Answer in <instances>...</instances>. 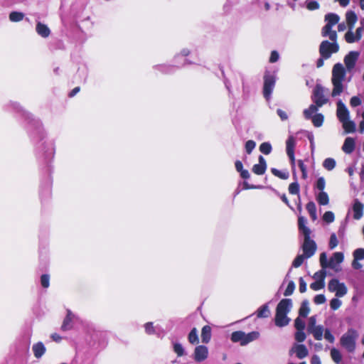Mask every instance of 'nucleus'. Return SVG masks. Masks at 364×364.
Listing matches in <instances>:
<instances>
[{"label":"nucleus","mask_w":364,"mask_h":364,"mask_svg":"<svg viewBox=\"0 0 364 364\" xmlns=\"http://www.w3.org/2000/svg\"><path fill=\"white\" fill-rule=\"evenodd\" d=\"M326 182L323 177H319L316 183V188L319 190L320 191H323V189L325 188Z\"/></svg>","instance_id":"774afa93"},{"label":"nucleus","mask_w":364,"mask_h":364,"mask_svg":"<svg viewBox=\"0 0 364 364\" xmlns=\"http://www.w3.org/2000/svg\"><path fill=\"white\" fill-rule=\"evenodd\" d=\"M275 82V76L269 72L265 73L264 75L263 95L267 100L271 98Z\"/></svg>","instance_id":"423d86ee"},{"label":"nucleus","mask_w":364,"mask_h":364,"mask_svg":"<svg viewBox=\"0 0 364 364\" xmlns=\"http://www.w3.org/2000/svg\"><path fill=\"white\" fill-rule=\"evenodd\" d=\"M310 312L309 302L307 299H304L299 308V314L300 317L306 318Z\"/></svg>","instance_id":"473e14b6"},{"label":"nucleus","mask_w":364,"mask_h":364,"mask_svg":"<svg viewBox=\"0 0 364 364\" xmlns=\"http://www.w3.org/2000/svg\"><path fill=\"white\" fill-rule=\"evenodd\" d=\"M306 338V336L304 332V330L296 331L295 335H294V338L297 342L301 343L305 341Z\"/></svg>","instance_id":"680f3d73"},{"label":"nucleus","mask_w":364,"mask_h":364,"mask_svg":"<svg viewBox=\"0 0 364 364\" xmlns=\"http://www.w3.org/2000/svg\"><path fill=\"white\" fill-rule=\"evenodd\" d=\"M36 33L42 38H47L50 34V30L47 25L38 21L36 26Z\"/></svg>","instance_id":"393cba45"},{"label":"nucleus","mask_w":364,"mask_h":364,"mask_svg":"<svg viewBox=\"0 0 364 364\" xmlns=\"http://www.w3.org/2000/svg\"><path fill=\"white\" fill-rule=\"evenodd\" d=\"M311 235L304 236V243L302 245V250L306 258L312 257L316 250L317 246L314 240L311 239Z\"/></svg>","instance_id":"9d476101"},{"label":"nucleus","mask_w":364,"mask_h":364,"mask_svg":"<svg viewBox=\"0 0 364 364\" xmlns=\"http://www.w3.org/2000/svg\"><path fill=\"white\" fill-rule=\"evenodd\" d=\"M191 63L192 62L189 61L188 60L183 59L182 65H179L177 63H176V65L159 64L154 65L153 69L164 75H171L174 73L178 68Z\"/></svg>","instance_id":"0eeeda50"},{"label":"nucleus","mask_w":364,"mask_h":364,"mask_svg":"<svg viewBox=\"0 0 364 364\" xmlns=\"http://www.w3.org/2000/svg\"><path fill=\"white\" fill-rule=\"evenodd\" d=\"M259 337V333L256 331H253L247 333L242 331H236L231 333L230 341L232 343H239L240 346H245L257 340Z\"/></svg>","instance_id":"7ed1b4c3"},{"label":"nucleus","mask_w":364,"mask_h":364,"mask_svg":"<svg viewBox=\"0 0 364 364\" xmlns=\"http://www.w3.org/2000/svg\"><path fill=\"white\" fill-rule=\"evenodd\" d=\"M309 333H311L316 340L321 341L323 338V327L321 325H318L316 328L310 331Z\"/></svg>","instance_id":"79ce46f5"},{"label":"nucleus","mask_w":364,"mask_h":364,"mask_svg":"<svg viewBox=\"0 0 364 364\" xmlns=\"http://www.w3.org/2000/svg\"><path fill=\"white\" fill-rule=\"evenodd\" d=\"M25 14L23 12L14 11L9 14V18L11 22H19L24 18Z\"/></svg>","instance_id":"4c0bfd02"},{"label":"nucleus","mask_w":364,"mask_h":364,"mask_svg":"<svg viewBox=\"0 0 364 364\" xmlns=\"http://www.w3.org/2000/svg\"><path fill=\"white\" fill-rule=\"evenodd\" d=\"M220 70H221L222 75L223 77V82H224L225 88L228 91L229 96L231 97V96H232V90L231 89V84H230L229 80L225 77L224 70L222 68H220Z\"/></svg>","instance_id":"603ef678"},{"label":"nucleus","mask_w":364,"mask_h":364,"mask_svg":"<svg viewBox=\"0 0 364 364\" xmlns=\"http://www.w3.org/2000/svg\"><path fill=\"white\" fill-rule=\"evenodd\" d=\"M40 282H41V286L43 288H45V289L48 288L50 286V275L48 274H43L41 276Z\"/></svg>","instance_id":"864d4df0"},{"label":"nucleus","mask_w":364,"mask_h":364,"mask_svg":"<svg viewBox=\"0 0 364 364\" xmlns=\"http://www.w3.org/2000/svg\"><path fill=\"white\" fill-rule=\"evenodd\" d=\"M336 165V160L333 158H327L323 162V166L328 171H332Z\"/></svg>","instance_id":"c03bdc74"},{"label":"nucleus","mask_w":364,"mask_h":364,"mask_svg":"<svg viewBox=\"0 0 364 364\" xmlns=\"http://www.w3.org/2000/svg\"><path fill=\"white\" fill-rule=\"evenodd\" d=\"M316 200L321 205H326L329 203L328 196L325 191H320V193L316 196Z\"/></svg>","instance_id":"58836bf2"},{"label":"nucleus","mask_w":364,"mask_h":364,"mask_svg":"<svg viewBox=\"0 0 364 364\" xmlns=\"http://www.w3.org/2000/svg\"><path fill=\"white\" fill-rule=\"evenodd\" d=\"M296 146V140L293 136H289L286 141V151L289 159L290 164L293 170V178L294 181L289 186V193L291 195H299L300 186L297 181V175L295 168V156L294 148Z\"/></svg>","instance_id":"f03ea898"},{"label":"nucleus","mask_w":364,"mask_h":364,"mask_svg":"<svg viewBox=\"0 0 364 364\" xmlns=\"http://www.w3.org/2000/svg\"><path fill=\"white\" fill-rule=\"evenodd\" d=\"M271 172L272 174L281 179L286 180L289 177V173L287 171H282L276 168H272Z\"/></svg>","instance_id":"37998d69"},{"label":"nucleus","mask_w":364,"mask_h":364,"mask_svg":"<svg viewBox=\"0 0 364 364\" xmlns=\"http://www.w3.org/2000/svg\"><path fill=\"white\" fill-rule=\"evenodd\" d=\"M292 308V300L291 299H282L276 307V311L288 314Z\"/></svg>","instance_id":"f3484780"},{"label":"nucleus","mask_w":364,"mask_h":364,"mask_svg":"<svg viewBox=\"0 0 364 364\" xmlns=\"http://www.w3.org/2000/svg\"><path fill=\"white\" fill-rule=\"evenodd\" d=\"M4 109L15 113L23 121L24 127L33 143H35V155L36 159L45 172L41 180L40 197L41 200H46L50 197L53 171L52 163L55 156V145L48 140L41 122L26 111L18 102L10 101L4 105Z\"/></svg>","instance_id":"f257e3e1"},{"label":"nucleus","mask_w":364,"mask_h":364,"mask_svg":"<svg viewBox=\"0 0 364 364\" xmlns=\"http://www.w3.org/2000/svg\"><path fill=\"white\" fill-rule=\"evenodd\" d=\"M318 108L319 107L314 104L311 105L309 108L305 109L303 112L304 118L307 120L311 119L318 110Z\"/></svg>","instance_id":"7c9ffc66"},{"label":"nucleus","mask_w":364,"mask_h":364,"mask_svg":"<svg viewBox=\"0 0 364 364\" xmlns=\"http://www.w3.org/2000/svg\"><path fill=\"white\" fill-rule=\"evenodd\" d=\"M321 274V278L310 284V288L314 291L320 290L325 287L324 279L326 276V271L324 269H321L316 272V274Z\"/></svg>","instance_id":"aec40b11"},{"label":"nucleus","mask_w":364,"mask_h":364,"mask_svg":"<svg viewBox=\"0 0 364 364\" xmlns=\"http://www.w3.org/2000/svg\"><path fill=\"white\" fill-rule=\"evenodd\" d=\"M272 150V147L269 142H263L259 146V151L265 155L269 154Z\"/></svg>","instance_id":"de8ad7c7"},{"label":"nucleus","mask_w":364,"mask_h":364,"mask_svg":"<svg viewBox=\"0 0 364 364\" xmlns=\"http://www.w3.org/2000/svg\"><path fill=\"white\" fill-rule=\"evenodd\" d=\"M188 340L191 344H198L199 338L198 336V331L196 328H193L188 333Z\"/></svg>","instance_id":"a19ab883"},{"label":"nucleus","mask_w":364,"mask_h":364,"mask_svg":"<svg viewBox=\"0 0 364 364\" xmlns=\"http://www.w3.org/2000/svg\"><path fill=\"white\" fill-rule=\"evenodd\" d=\"M306 258V257L304 255H298L292 262V267H299L303 264L304 259Z\"/></svg>","instance_id":"8fccbe9b"},{"label":"nucleus","mask_w":364,"mask_h":364,"mask_svg":"<svg viewBox=\"0 0 364 364\" xmlns=\"http://www.w3.org/2000/svg\"><path fill=\"white\" fill-rule=\"evenodd\" d=\"M316 323V318L315 316H312L309 319V323L307 327V331L308 333L310 332V331H312L313 329L316 328L317 326Z\"/></svg>","instance_id":"338daca9"},{"label":"nucleus","mask_w":364,"mask_h":364,"mask_svg":"<svg viewBox=\"0 0 364 364\" xmlns=\"http://www.w3.org/2000/svg\"><path fill=\"white\" fill-rule=\"evenodd\" d=\"M344 259V255L341 252H334L332 256L329 259L328 267L330 269H333L335 272H338L341 270V268L338 265L343 262Z\"/></svg>","instance_id":"4468645a"},{"label":"nucleus","mask_w":364,"mask_h":364,"mask_svg":"<svg viewBox=\"0 0 364 364\" xmlns=\"http://www.w3.org/2000/svg\"><path fill=\"white\" fill-rule=\"evenodd\" d=\"M295 289V284L293 281H290L284 292L285 296H291Z\"/></svg>","instance_id":"6e6d98bb"},{"label":"nucleus","mask_w":364,"mask_h":364,"mask_svg":"<svg viewBox=\"0 0 364 364\" xmlns=\"http://www.w3.org/2000/svg\"><path fill=\"white\" fill-rule=\"evenodd\" d=\"M311 119L314 127H320L323 125L324 116L321 113H316Z\"/></svg>","instance_id":"ea45409f"},{"label":"nucleus","mask_w":364,"mask_h":364,"mask_svg":"<svg viewBox=\"0 0 364 364\" xmlns=\"http://www.w3.org/2000/svg\"><path fill=\"white\" fill-rule=\"evenodd\" d=\"M336 116L340 122L341 123L344 121L348 120L350 119V112L343 101L341 100H338L336 102Z\"/></svg>","instance_id":"9b49d317"},{"label":"nucleus","mask_w":364,"mask_h":364,"mask_svg":"<svg viewBox=\"0 0 364 364\" xmlns=\"http://www.w3.org/2000/svg\"><path fill=\"white\" fill-rule=\"evenodd\" d=\"M268 303H266L261 306L257 311V316L258 318H267L269 314L270 311L269 309Z\"/></svg>","instance_id":"c9c22d12"},{"label":"nucleus","mask_w":364,"mask_h":364,"mask_svg":"<svg viewBox=\"0 0 364 364\" xmlns=\"http://www.w3.org/2000/svg\"><path fill=\"white\" fill-rule=\"evenodd\" d=\"M242 98L245 102H247L250 97V86L245 82L244 77H242Z\"/></svg>","instance_id":"72a5a7b5"},{"label":"nucleus","mask_w":364,"mask_h":364,"mask_svg":"<svg viewBox=\"0 0 364 364\" xmlns=\"http://www.w3.org/2000/svg\"><path fill=\"white\" fill-rule=\"evenodd\" d=\"M311 100L314 105L319 107L326 104L328 102V99L326 98L323 95V87L320 84H316L313 90V95Z\"/></svg>","instance_id":"1a4fd4ad"},{"label":"nucleus","mask_w":364,"mask_h":364,"mask_svg":"<svg viewBox=\"0 0 364 364\" xmlns=\"http://www.w3.org/2000/svg\"><path fill=\"white\" fill-rule=\"evenodd\" d=\"M291 319L287 316V314L276 311L274 323L277 326L284 327L289 323Z\"/></svg>","instance_id":"412c9836"},{"label":"nucleus","mask_w":364,"mask_h":364,"mask_svg":"<svg viewBox=\"0 0 364 364\" xmlns=\"http://www.w3.org/2000/svg\"><path fill=\"white\" fill-rule=\"evenodd\" d=\"M305 6L309 11H315L320 8L319 3L316 0H306Z\"/></svg>","instance_id":"49530a36"},{"label":"nucleus","mask_w":364,"mask_h":364,"mask_svg":"<svg viewBox=\"0 0 364 364\" xmlns=\"http://www.w3.org/2000/svg\"><path fill=\"white\" fill-rule=\"evenodd\" d=\"M208 349L205 346L200 345L195 348L193 358L196 362H203L208 358Z\"/></svg>","instance_id":"2eb2a0df"},{"label":"nucleus","mask_w":364,"mask_h":364,"mask_svg":"<svg viewBox=\"0 0 364 364\" xmlns=\"http://www.w3.org/2000/svg\"><path fill=\"white\" fill-rule=\"evenodd\" d=\"M364 205L358 198L353 200L352 210L353 212V218L360 220L363 215Z\"/></svg>","instance_id":"a211bd4d"},{"label":"nucleus","mask_w":364,"mask_h":364,"mask_svg":"<svg viewBox=\"0 0 364 364\" xmlns=\"http://www.w3.org/2000/svg\"><path fill=\"white\" fill-rule=\"evenodd\" d=\"M346 68H345L342 63H336L332 69L331 80L343 81L346 75Z\"/></svg>","instance_id":"ddd939ff"},{"label":"nucleus","mask_w":364,"mask_h":364,"mask_svg":"<svg viewBox=\"0 0 364 364\" xmlns=\"http://www.w3.org/2000/svg\"><path fill=\"white\" fill-rule=\"evenodd\" d=\"M307 220L304 216H299L298 218V228L299 232L304 235H311V230L306 226Z\"/></svg>","instance_id":"4be33fe9"},{"label":"nucleus","mask_w":364,"mask_h":364,"mask_svg":"<svg viewBox=\"0 0 364 364\" xmlns=\"http://www.w3.org/2000/svg\"><path fill=\"white\" fill-rule=\"evenodd\" d=\"M324 20L327 24L333 27L339 22L340 17L335 13H328L325 15Z\"/></svg>","instance_id":"2f4dec72"},{"label":"nucleus","mask_w":364,"mask_h":364,"mask_svg":"<svg viewBox=\"0 0 364 364\" xmlns=\"http://www.w3.org/2000/svg\"><path fill=\"white\" fill-rule=\"evenodd\" d=\"M331 356L332 360L336 363L339 364L342 360V355L341 352L336 348L331 350Z\"/></svg>","instance_id":"a18cd8bd"},{"label":"nucleus","mask_w":364,"mask_h":364,"mask_svg":"<svg viewBox=\"0 0 364 364\" xmlns=\"http://www.w3.org/2000/svg\"><path fill=\"white\" fill-rule=\"evenodd\" d=\"M345 39L349 43H352L355 41H358L357 40V38H355V34L353 33L352 30H349V29L345 35Z\"/></svg>","instance_id":"69168bd1"},{"label":"nucleus","mask_w":364,"mask_h":364,"mask_svg":"<svg viewBox=\"0 0 364 364\" xmlns=\"http://www.w3.org/2000/svg\"><path fill=\"white\" fill-rule=\"evenodd\" d=\"M338 244L336 233L333 232L330 236L328 247L330 250H333Z\"/></svg>","instance_id":"bf43d9fd"},{"label":"nucleus","mask_w":364,"mask_h":364,"mask_svg":"<svg viewBox=\"0 0 364 364\" xmlns=\"http://www.w3.org/2000/svg\"><path fill=\"white\" fill-rule=\"evenodd\" d=\"M306 210L309 213V215L313 221L317 219L316 207L314 201H309L306 205Z\"/></svg>","instance_id":"f704fd0d"},{"label":"nucleus","mask_w":364,"mask_h":364,"mask_svg":"<svg viewBox=\"0 0 364 364\" xmlns=\"http://www.w3.org/2000/svg\"><path fill=\"white\" fill-rule=\"evenodd\" d=\"M359 55V52L353 50L350 51L344 57V63L346 65L347 71L351 72L354 69Z\"/></svg>","instance_id":"f8f14e48"},{"label":"nucleus","mask_w":364,"mask_h":364,"mask_svg":"<svg viewBox=\"0 0 364 364\" xmlns=\"http://www.w3.org/2000/svg\"><path fill=\"white\" fill-rule=\"evenodd\" d=\"M258 161V164L253 166L252 171L257 175H263L267 167L266 160L262 155H259Z\"/></svg>","instance_id":"6ab92c4d"},{"label":"nucleus","mask_w":364,"mask_h":364,"mask_svg":"<svg viewBox=\"0 0 364 364\" xmlns=\"http://www.w3.org/2000/svg\"><path fill=\"white\" fill-rule=\"evenodd\" d=\"M358 333L354 328H348L340 338V344L348 353H353L356 348V340Z\"/></svg>","instance_id":"20e7f679"},{"label":"nucleus","mask_w":364,"mask_h":364,"mask_svg":"<svg viewBox=\"0 0 364 364\" xmlns=\"http://www.w3.org/2000/svg\"><path fill=\"white\" fill-rule=\"evenodd\" d=\"M294 353L299 359H303L309 355V350L304 344H294L289 350V355Z\"/></svg>","instance_id":"dca6fc26"},{"label":"nucleus","mask_w":364,"mask_h":364,"mask_svg":"<svg viewBox=\"0 0 364 364\" xmlns=\"http://www.w3.org/2000/svg\"><path fill=\"white\" fill-rule=\"evenodd\" d=\"M339 50V46L337 41L329 42L327 40L323 41L319 46V54L323 58L328 59L333 53H336Z\"/></svg>","instance_id":"39448f33"},{"label":"nucleus","mask_w":364,"mask_h":364,"mask_svg":"<svg viewBox=\"0 0 364 364\" xmlns=\"http://www.w3.org/2000/svg\"><path fill=\"white\" fill-rule=\"evenodd\" d=\"M353 257L355 260L364 259V248H358L353 252Z\"/></svg>","instance_id":"e2e57ef3"},{"label":"nucleus","mask_w":364,"mask_h":364,"mask_svg":"<svg viewBox=\"0 0 364 364\" xmlns=\"http://www.w3.org/2000/svg\"><path fill=\"white\" fill-rule=\"evenodd\" d=\"M74 318H75V315L72 313V311L69 309L67 310V314L63 320V324L61 326V329L63 331H68V330L71 329V328H72L71 323Z\"/></svg>","instance_id":"bb28decb"},{"label":"nucleus","mask_w":364,"mask_h":364,"mask_svg":"<svg viewBox=\"0 0 364 364\" xmlns=\"http://www.w3.org/2000/svg\"><path fill=\"white\" fill-rule=\"evenodd\" d=\"M32 350L36 358H41L46 353V348L43 342L39 341L32 346Z\"/></svg>","instance_id":"5701e85b"},{"label":"nucleus","mask_w":364,"mask_h":364,"mask_svg":"<svg viewBox=\"0 0 364 364\" xmlns=\"http://www.w3.org/2000/svg\"><path fill=\"white\" fill-rule=\"evenodd\" d=\"M335 215L332 211H326L323 215V220L327 223H331L334 221Z\"/></svg>","instance_id":"052dcab7"},{"label":"nucleus","mask_w":364,"mask_h":364,"mask_svg":"<svg viewBox=\"0 0 364 364\" xmlns=\"http://www.w3.org/2000/svg\"><path fill=\"white\" fill-rule=\"evenodd\" d=\"M294 327L296 331L304 330L306 327V324L304 320H302L300 316L297 317L294 320Z\"/></svg>","instance_id":"5fc2aeb1"},{"label":"nucleus","mask_w":364,"mask_h":364,"mask_svg":"<svg viewBox=\"0 0 364 364\" xmlns=\"http://www.w3.org/2000/svg\"><path fill=\"white\" fill-rule=\"evenodd\" d=\"M341 123L343 125V128L344 129L345 132L347 134L353 133L355 131V129H356L355 123L353 121L350 120V119L348 120L344 121Z\"/></svg>","instance_id":"e433bc0d"},{"label":"nucleus","mask_w":364,"mask_h":364,"mask_svg":"<svg viewBox=\"0 0 364 364\" xmlns=\"http://www.w3.org/2000/svg\"><path fill=\"white\" fill-rule=\"evenodd\" d=\"M256 146V143L253 140H248L246 141L245 148L247 154H250Z\"/></svg>","instance_id":"13d9d810"},{"label":"nucleus","mask_w":364,"mask_h":364,"mask_svg":"<svg viewBox=\"0 0 364 364\" xmlns=\"http://www.w3.org/2000/svg\"><path fill=\"white\" fill-rule=\"evenodd\" d=\"M211 339V327L204 326L201 330V340L203 343H208Z\"/></svg>","instance_id":"c756f323"},{"label":"nucleus","mask_w":364,"mask_h":364,"mask_svg":"<svg viewBox=\"0 0 364 364\" xmlns=\"http://www.w3.org/2000/svg\"><path fill=\"white\" fill-rule=\"evenodd\" d=\"M338 298H333L330 301V307L332 310H337L342 304L341 301Z\"/></svg>","instance_id":"0e129e2a"},{"label":"nucleus","mask_w":364,"mask_h":364,"mask_svg":"<svg viewBox=\"0 0 364 364\" xmlns=\"http://www.w3.org/2000/svg\"><path fill=\"white\" fill-rule=\"evenodd\" d=\"M332 26L326 23L322 28L321 34L323 37H328L331 41H336L337 33L336 31L332 30Z\"/></svg>","instance_id":"b1692460"},{"label":"nucleus","mask_w":364,"mask_h":364,"mask_svg":"<svg viewBox=\"0 0 364 364\" xmlns=\"http://www.w3.org/2000/svg\"><path fill=\"white\" fill-rule=\"evenodd\" d=\"M173 351L177 354L178 357L183 356L186 354V351L183 346L178 342H176L173 345Z\"/></svg>","instance_id":"09e8293b"},{"label":"nucleus","mask_w":364,"mask_h":364,"mask_svg":"<svg viewBox=\"0 0 364 364\" xmlns=\"http://www.w3.org/2000/svg\"><path fill=\"white\" fill-rule=\"evenodd\" d=\"M329 259H327V255L326 252H322L320 255V264L322 267L321 269L326 270V268H329L328 263Z\"/></svg>","instance_id":"3c124183"},{"label":"nucleus","mask_w":364,"mask_h":364,"mask_svg":"<svg viewBox=\"0 0 364 364\" xmlns=\"http://www.w3.org/2000/svg\"><path fill=\"white\" fill-rule=\"evenodd\" d=\"M190 54V50L188 48H183L180 54H177L175 55L174 60L175 63L179 65H182L183 63H180L178 60L181 58L188 56Z\"/></svg>","instance_id":"4d7b16f0"},{"label":"nucleus","mask_w":364,"mask_h":364,"mask_svg":"<svg viewBox=\"0 0 364 364\" xmlns=\"http://www.w3.org/2000/svg\"><path fill=\"white\" fill-rule=\"evenodd\" d=\"M333 88L331 92V96L333 97L339 96L344 90V86L343 85V81L339 80H331Z\"/></svg>","instance_id":"cd10ccee"},{"label":"nucleus","mask_w":364,"mask_h":364,"mask_svg":"<svg viewBox=\"0 0 364 364\" xmlns=\"http://www.w3.org/2000/svg\"><path fill=\"white\" fill-rule=\"evenodd\" d=\"M328 289L331 292H335L337 297H343L348 292L345 283L340 282L336 278H333L328 282Z\"/></svg>","instance_id":"6e6552de"},{"label":"nucleus","mask_w":364,"mask_h":364,"mask_svg":"<svg viewBox=\"0 0 364 364\" xmlns=\"http://www.w3.org/2000/svg\"><path fill=\"white\" fill-rule=\"evenodd\" d=\"M355 146V140L352 137H347V138H346L344 143L343 144L342 150L346 154H351L354 151Z\"/></svg>","instance_id":"a878e982"},{"label":"nucleus","mask_w":364,"mask_h":364,"mask_svg":"<svg viewBox=\"0 0 364 364\" xmlns=\"http://www.w3.org/2000/svg\"><path fill=\"white\" fill-rule=\"evenodd\" d=\"M346 18L349 30H353L354 24L358 20L356 14L353 11H348L346 14Z\"/></svg>","instance_id":"c85d7f7f"}]
</instances>
